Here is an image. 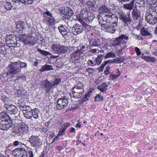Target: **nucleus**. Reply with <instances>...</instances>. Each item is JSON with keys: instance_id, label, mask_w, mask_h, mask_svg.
<instances>
[{"instance_id": "nucleus-1", "label": "nucleus", "mask_w": 157, "mask_h": 157, "mask_svg": "<svg viewBox=\"0 0 157 157\" xmlns=\"http://www.w3.org/2000/svg\"><path fill=\"white\" fill-rule=\"evenodd\" d=\"M100 13L99 14V24L111 22L116 21L117 20L116 16L112 13L105 6H103L99 9Z\"/></svg>"}, {"instance_id": "nucleus-2", "label": "nucleus", "mask_w": 157, "mask_h": 157, "mask_svg": "<svg viewBox=\"0 0 157 157\" xmlns=\"http://www.w3.org/2000/svg\"><path fill=\"white\" fill-rule=\"evenodd\" d=\"M27 63L18 60L11 63L8 66L9 72L13 75H18L21 72V69L25 67Z\"/></svg>"}, {"instance_id": "nucleus-3", "label": "nucleus", "mask_w": 157, "mask_h": 157, "mask_svg": "<svg viewBox=\"0 0 157 157\" xmlns=\"http://www.w3.org/2000/svg\"><path fill=\"white\" fill-rule=\"evenodd\" d=\"M82 83L78 82L71 90L70 95L71 97L78 98L81 97L84 94V90Z\"/></svg>"}, {"instance_id": "nucleus-4", "label": "nucleus", "mask_w": 157, "mask_h": 157, "mask_svg": "<svg viewBox=\"0 0 157 157\" xmlns=\"http://www.w3.org/2000/svg\"><path fill=\"white\" fill-rule=\"evenodd\" d=\"M51 48L55 54L59 55L67 53L71 47L57 44H54L51 45Z\"/></svg>"}, {"instance_id": "nucleus-5", "label": "nucleus", "mask_w": 157, "mask_h": 157, "mask_svg": "<svg viewBox=\"0 0 157 157\" xmlns=\"http://www.w3.org/2000/svg\"><path fill=\"white\" fill-rule=\"evenodd\" d=\"M85 54L80 51L71 53L69 58L70 60L74 63H79L84 59Z\"/></svg>"}, {"instance_id": "nucleus-6", "label": "nucleus", "mask_w": 157, "mask_h": 157, "mask_svg": "<svg viewBox=\"0 0 157 157\" xmlns=\"http://www.w3.org/2000/svg\"><path fill=\"white\" fill-rule=\"evenodd\" d=\"M110 23H102L100 25L102 30L111 33H113L116 30L115 28L117 25V22L116 21H113V25L110 24Z\"/></svg>"}, {"instance_id": "nucleus-7", "label": "nucleus", "mask_w": 157, "mask_h": 157, "mask_svg": "<svg viewBox=\"0 0 157 157\" xmlns=\"http://www.w3.org/2000/svg\"><path fill=\"white\" fill-rule=\"evenodd\" d=\"M130 11L128 12L127 14L124 12H121L119 13V18L120 20L123 21L126 25H128L130 24L131 22L132 21L131 18Z\"/></svg>"}, {"instance_id": "nucleus-8", "label": "nucleus", "mask_w": 157, "mask_h": 157, "mask_svg": "<svg viewBox=\"0 0 157 157\" xmlns=\"http://www.w3.org/2000/svg\"><path fill=\"white\" fill-rule=\"evenodd\" d=\"M80 16L82 17L83 19L89 23L92 21L93 20V17L91 16L90 13H89L86 9H83L80 12Z\"/></svg>"}, {"instance_id": "nucleus-9", "label": "nucleus", "mask_w": 157, "mask_h": 157, "mask_svg": "<svg viewBox=\"0 0 157 157\" xmlns=\"http://www.w3.org/2000/svg\"><path fill=\"white\" fill-rule=\"evenodd\" d=\"M68 102V99L65 96L58 99L57 101V108L59 110L63 109L67 106Z\"/></svg>"}, {"instance_id": "nucleus-10", "label": "nucleus", "mask_w": 157, "mask_h": 157, "mask_svg": "<svg viewBox=\"0 0 157 157\" xmlns=\"http://www.w3.org/2000/svg\"><path fill=\"white\" fill-rule=\"evenodd\" d=\"M6 43L10 48L14 47L17 43L16 36L14 35H7L6 37Z\"/></svg>"}, {"instance_id": "nucleus-11", "label": "nucleus", "mask_w": 157, "mask_h": 157, "mask_svg": "<svg viewBox=\"0 0 157 157\" xmlns=\"http://www.w3.org/2000/svg\"><path fill=\"white\" fill-rule=\"evenodd\" d=\"M29 142L31 145L34 147H37L40 146L42 142L38 136H32L29 138Z\"/></svg>"}, {"instance_id": "nucleus-12", "label": "nucleus", "mask_w": 157, "mask_h": 157, "mask_svg": "<svg viewBox=\"0 0 157 157\" xmlns=\"http://www.w3.org/2000/svg\"><path fill=\"white\" fill-rule=\"evenodd\" d=\"M13 154L16 157H27V152L23 148H18L14 149Z\"/></svg>"}, {"instance_id": "nucleus-13", "label": "nucleus", "mask_w": 157, "mask_h": 157, "mask_svg": "<svg viewBox=\"0 0 157 157\" xmlns=\"http://www.w3.org/2000/svg\"><path fill=\"white\" fill-rule=\"evenodd\" d=\"M145 16V20L147 22L150 24L154 25L157 22L156 17L149 13V11H147Z\"/></svg>"}, {"instance_id": "nucleus-14", "label": "nucleus", "mask_w": 157, "mask_h": 157, "mask_svg": "<svg viewBox=\"0 0 157 157\" xmlns=\"http://www.w3.org/2000/svg\"><path fill=\"white\" fill-rule=\"evenodd\" d=\"M28 130V126L23 123L19 125L17 129H15V132L17 133L21 134L27 133Z\"/></svg>"}, {"instance_id": "nucleus-15", "label": "nucleus", "mask_w": 157, "mask_h": 157, "mask_svg": "<svg viewBox=\"0 0 157 157\" xmlns=\"http://www.w3.org/2000/svg\"><path fill=\"white\" fill-rule=\"evenodd\" d=\"M61 13L64 15L63 16L65 20H67L71 18L73 13V11L71 9L66 7L62 9Z\"/></svg>"}, {"instance_id": "nucleus-16", "label": "nucleus", "mask_w": 157, "mask_h": 157, "mask_svg": "<svg viewBox=\"0 0 157 157\" xmlns=\"http://www.w3.org/2000/svg\"><path fill=\"white\" fill-rule=\"evenodd\" d=\"M82 26L78 24H76L72 28V33L75 35L81 33L83 31Z\"/></svg>"}, {"instance_id": "nucleus-17", "label": "nucleus", "mask_w": 157, "mask_h": 157, "mask_svg": "<svg viewBox=\"0 0 157 157\" xmlns=\"http://www.w3.org/2000/svg\"><path fill=\"white\" fill-rule=\"evenodd\" d=\"M59 31L62 34L63 37L66 40H67L70 37L71 33L67 32V29H65L62 25H60L58 27Z\"/></svg>"}, {"instance_id": "nucleus-18", "label": "nucleus", "mask_w": 157, "mask_h": 157, "mask_svg": "<svg viewBox=\"0 0 157 157\" xmlns=\"http://www.w3.org/2000/svg\"><path fill=\"white\" fill-rule=\"evenodd\" d=\"M32 110L30 106H27L22 110L24 116L26 118L31 119L32 118Z\"/></svg>"}, {"instance_id": "nucleus-19", "label": "nucleus", "mask_w": 157, "mask_h": 157, "mask_svg": "<svg viewBox=\"0 0 157 157\" xmlns=\"http://www.w3.org/2000/svg\"><path fill=\"white\" fill-rule=\"evenodd\" d=\"M4 106L6 109L11 114H15L18 112V109L17 107L13 105H8L5 104Z\"/></svg>"}, {"instance_id": "nucleus-20", "label": "nucleus", "mask_w": 157, "mask_h": 157, "mask_svg": "<svg viewBox=\"0 0 157 157\" xmlns=\"http://www.w3.org/2000/svg\"><path fill=\"white\" fill-rule=\"evenodd\" d=\"M0 124V129L3 130H7L12 126V124L10 123L8 121Z\"/></svg>"}, {"instance_id": "nucleus-21", "label": "nucleus", "mask_w": 157, "mask_h": 157, "mask_svg": "<svg viewBox=\"0 0 157 157\" xmlns=\"http://www.w3.org/2000/svg\"><path fill=\"white\" fill-rule=\"evenodd\" d=\"M132 14L133 20L134 21H136L137 20L140 18L141 13L139 10L136 9H134L132 11Z\"/></svg>"}, {"instance_id": "nucleus-22", "label": "nucleus", "mask_w": 157, "mask_h": 157, "mask_svg": "<svg viewBox=\"0 0 157 157\" xmlns=\"http://www.w3.org/2000/svg\"><path fill=\"white\" fill-rule=\"evenodd\" d=\"M8 115L4 112L0 113V124L8 121L9 119Z\"/></svg>"}, {"instance_id": "nucleus-23", "label": "nucleus", "mask_w": 157, "mask_h": 157, "mask_svg": "<svg viewBox=\"0 0 157 157\" xmlns=\"http://www.w3.org/2000/svg\"><path fill=\"white\" fill-rule=\"evenodd\" d=\"M44 19L46 24L49 25H52L54 23L55 19L53 17H48L44 16Z\"/></svg>"}, {"instance_id": "nucleus-24", "label": "nucleus", "mask_w": 157, "mask_h": 157, "mask_svg": "<svg viewBox=\"0 0 157 157\" xmlns=\"http://www.w3.org/2000/svg\"><path fill=\"white\" fill-rule=\"evenodd\" d=\"M30 37L26 36L25 35H22L20 37V40L25 44L29 45V41Z\"/></svg>"}, {"instance_id": "nucleus-25", "label": "nucleus", "mask_w": 157, "mask_h": 157, "mask_svg": "<svg viewBox=\"0 0 157 157\" xmlns=\"http://www.w3.org/2000/svg\"><path fill=\"white\" fill-rule=\"evenodd\" d=\"M53 70V68L52 65L45 64L42 66L41 68L39 70V71L41 72H42L45 71Z\"/></svg>"}, {"instance_id": "nucleus-26", "label": "nucleus", "mask_w": 157, "mask_h": 157, "mask_svg": "<svg viewBox=\"0 0 157 157\" xmlns=\"http://www.w3.org/2000/svg\"><path fill=\"white\" fill-rule=\"evenodd\" d=\"M25 23L22 21L18 22L16 25V27L18 31L22 32L25 28Z\"/></svg>"}, {"instance_id": "nucleus-27", "label": "nucleus", "mask_w": 157, "mask_h": 157, "mask_svg": "<svg viewBox=\"0 0 157 157\" xmlns=\"http://www.w3.org/2000/svg\"><path fill=\"white\" fill-rule=\"evenodd\" d=\"M140 33L143 36H147L151 35L148 30V29L144 27L142 28L140 31Z\"/></svg>"}, {"instance_id": "nucleus-28", "label": "nucleus", "mask_w": 157, "mask_h": 157, "mask_svg": "<svg viewBox=\"0 0 157 157\" xmlns=\"http://www.w3.org/2000/svg\"><path fill=\"white\" fill-rule=\"evenodd\" d=\"M40 112L37 108L33 109L32 112V116L35 119H36L39 118V115Z\"/></svg>"}, {"instance_id": "nucleus-29", "label": "nucleus", "mask_w": 157, "mask_h": 157, "mask_svg": "<svg viewBox=\"0 0 157 157\" xmlns=\"http://www.w3.org/2000/svg\"><path fill=\"white\" fill-rule=\"evenodd\" d=\"M135 0H133L128 4H124L123 8L125 9L131 10L132 9L134 6Z\"/></svg>"}, {"instance_id": "nucleus-30", "label": "nucleus", "mask_w": 157, "mask_h": 157, "mask_svg": "<svg viewBox=\"0 0 157 157\" xmlns=\"http://www.w3.org/2000/svg\"><path fill=\"white\" fill-rule=\"evenodd\" d=\"M52 84L49 82H46L44 84V87L46 89V92L48 93L52 87Z\"/></svg>"}, {"instance_id": "nucleus-31", "label": "nucleus", "mask_w": 157, "mask_h": 157, "mask_svg": "<svg viewBox=\"0 0 157 157\" xmlns=\"http://www.w3.org/2000/svg\"><path fill=\"white\" fill-rule=\"evenodd\" d=\"M141 58L147 62H154L156 61V59L154 57L148 56H142Z\"/></svg>"}, {"instance_id": "nucleus-32", "label": "nucleus", "mask_w": 157, "mask_h": 157, "mask_svg": "<svg viewBox=\"0 0 157 157\" xmlns=\"http://www.w3.org/2000/svg\"><path fill=\"white\" fill-rule=\"evenodd\" d=\"M107 85L103 82L99 86V90H100L101 92H105L107 90Z\"/></svg>"}, {"instance_id": "nucleus-33", "label": "nucleus", "mask_w": 157, "mask_h": 157, "mask_svg": "<svg viewBox=\"0 0 157 157\" xmlns=\"http://www.w3.org/2000/svg\"><path fill=\"white\" fill-rule=\"evenodd\" d=\"M0 53L2 54H4L7 53L6 46L1 43H0Z\"/></svg>"}, {"instance_id": "nucleus-34", "label": "nucleus", "mask_w": 157, "mask_h": 157, "mask_svg": "<svg viewBox=\"0 0 157 157\" xmlns=\"http://www.w3.org/2000/svg\"><path fill=\"white\" fill-rule=\"evenodd\" d=\"M122 37L121 35L117 38L114 42V46H118L120 45L121 41L123 40Z\"/></svg>"}, {"instance_id": "nucleus-35", "label": "nucleus", "mask_w": 157, "mask_h": 157, "mask_svg": "<svg viewBox=\"0 0 157 157\" xmlns=\"http://www.w3.org/2000/svg\"><path fill=\"white\" fill-rule=\"evenodd\" d=\"M17 104L18 106L22 110L25 109V107H26L28 106L25 105L24 102L21 101H18Z\"/></svg>"}, {"instance_id": "nucleus-36", "label": "nucleus", "mask_w": 157, "mask_h": 157, "mask_svg": "<svg viewBox=\"0 0 157 157\" xmlns=\"http://www.w3.org/2000/svg\"><path fill=\"white\" fill-rule=\"evenodd\" d=\"M3 5L5 8L7 10H11L12 6L11 2H5Z\"/></svg>"}, {"instance_id": "nucleus-37", "label": "nucleus", "mask_w": 157, "mask_h": 157, "mask_svg": "<svg viewBox=\"0 0 157 157\" xmlns=\"http://www.w3.org/2000/svg\"><path fill=\"white\" fill-rule=\"evenodd\" d=\"M93 91L89 90L88 91L87 93H86L84 95L83 98L84 101H86L89 99L90 96L91 95V93Z\"/></svg>"}, {"instance_id": "nucleus-38", "label": "nucleus", "mask_w": 157, "mask_h": 157, "mask_svg": "<svg viewBox=\"0 0 157 157\" xmlns=\"http://www.w3.org/2000/svg\"><path fill=\"white\" fill-rule=\"evenodd\" d=\"M61 80L60 78H56L55 80L52 82L51 83L53 86H55L58 84Z\"/></svg>"}, {"instance_id": "nucleus-39", "label": "nucleus", "mask_w": 157, "mask_h": 157, "mask_svg": "<svg viewBox=\"0 0 157 157\" xmlns=\"http://www.w3.org/2000/svg\"><path fill=\"white\" fill-rule=\"evenodd\" d=\"M37 51L39 52H40V53L42 54L43 55H44L45 56L48 55H51V54L48 52L43 50L40 49H38Z\"/></svg>"}, {"instance_id": "nucleus-40", "label": "nucleus", "mask_w": 157, "mask_h": 157, "mask_svg": "<svg viewBox=\"0 0 157 157\" xmlns=\"http://www.w3.org/2000/svg\"><path fill=\"white\" fill-rule=\"evenodd\" d=\"M116 56L115 54L111 52H109L107 53L105 56V58H114Z\"/></svg>"}, {"instance_id": "nucleus-41", "label": "nucleus", "mask_w": 157, "mask_h": 157, "mask_svg": "<svg viewBox=\"0 0 157 157\" xmlns=\"http://www.w3.org/2000/svg\"><path fill=\"white\" fill-rule=\"evenodd\" d=\"M66 128L62 125L61 128L60 129L59 133H58L60 136H62L64 135L65 133V131Z\"/></svg>"}, {"instance_id": "nucleus-42", "label": "nucleus", "mask_w": 157, "mask_h": 157, "mask_svg": "<svg viewBox=\"0 0 157 157\" xmlns=\"http://www.w3.org/2000/svg\"><path fill=\"white\" fill-rule=\"evenodd\" d=\"M117 71H118V74L112 75H110V77L112 79H113L117 78L121 74V72L120 71L119 69H117Z\"/></svg>"}, {"instance_id": "nucleus-43", "label": "nucleus", "mask_w": 157, "mask_h": 157, "mask_svg": "<svg viewBox=\"0 0 157 157\" xmlns=\"http://www.w3.org/2000/svg\"><path fill=\"white\" fill-rule=\"evenodd\" d=\"M36 43V41L34 39H32L30 38V39L29 41V45L33 46Z\"/></svg>"}, {"instance_id": "nucleus-44", "label": "nucleus", "mask_w": 157, "mask_h": 157, "mask_svg": "<svg viewBox=\"0 0 157 157\" xmlns=\"http://www.w3.org/2000/svg\"><path fill=\"white\" fill-rule=\"evenodd\" d=\"M107 64L106 63H102V64H101L100 67V68H99V72H101L102 71H103V69L104 68V66L106 65V64Z\"/></svg>"}, {"instance_id": "nucleus-45", "label": "nucleus", "mask_w": 157, "mask_h": 157, "mask_svg": "<svg viewBox=\"0 0 157 157\" xmlns=\"http://www.w3.org/2000/svg\"><path fill=\"white\" fill-rule=\"evenodd\" d=\"M135 50L137 56H139L141 54V52L140 50L138 47H136L135 48Z\"/></svg>"}, {"instance_id": "nucleus-46", "label": "nucleus", "mask_w": 157, "mask_h": 157, "mask_svg": "<svg viewBox=\"0 0 157 157\" xmlns=\"http://www.w3.org/2000/svg\"><path fill=\"white\" fill-rule=\"evenodd\" d=\"M119 61V60L118 59H113L112 60V61H107V63H109L110 62V63H116L117 62L118 63Z\"/></svg>"}, {"instance_id": "nucleus-47", "label": "nucleus", "mask_w": 157, "mask_h": 157, "mask_svg": "<svg viewBox=\"0 0 157 157\" xmlns=\"http://www.w3.org/2000/svg\"><path fill=\"white\" fill-rule=\"evenodd\" d=\"M109 69H110V67L109 66H107V67L106 70H105V71H104L105 74L106 75H108V74H109Z\"/></svg>"}, {"instance_id": "nucleus-48", "label": "nucleus", "mask_w": 157, "mask_h": 157, "mask_svg": "<svg viewBox=\"0 0 157 157\" xmlns=\"http://www.w3.org/2000/svg\"><path fill=\"white\" fill-rule=\"evenodd\" d=\"M44 14H46L47 15L49 16V17H52V14L49 11H47L46 12L44 13Z\"/></svg>"}, {"instance_id": "nucleus-49", "label": "nucleus", "mask_w": 157, "mask_h": 157, "mask_svg": "<svg viewBox=\"0 0 157 157\" xmlns=\"http://www.w3.org/2000/svg\"><path fill=\"white\" fill-rule=\"evenodd\" d=\"M26 1L25 4H31L33 2V0H26Z\"/></svg>"}, {"instance_id": "nucleus-50", "label": "nucleus", "mask_w": 157, "mask_h": 157, "mask_svg": "<svg viewBox=\"0 0 157 157\" xmlns=\"http://www.w3.org/2000/svg\"><path fill=\"white\" fill-rule=\"evenodd\" d=\"M93 45L95 46H98V41L97 40H94L93 42Z\"/></svg>"}, {"instance_id": "nucleus-51", "label": "nucleus", "mask_w": 157, "mask_h": 157, "mask_svg": "<svg viewBox=\"0 0 157 157\" xmlns=\"http://www.w3.org/2000/svg\"><path fill=\"white\" fill-rule=\"evenodd\" d=\"M59 136H60V135L58 134V135L53 139L52 143H54L56 141H57L58 140V139L59 138Z\"/></svg>"}, {"instance_id": "nucleus-52", "label": "nucleus", "mask_w": 157, "mask_h": 157, "mask_svg": "<svg viewBox=\"0 0 157 157\" xmlns=\"http://www.w3.org/2000/svg\"><path fill=\"white\" fill-rule=\"evenodd\" d=\"M29 157H33V153L32 151L30 150L28 151Z\"/></svg>"}, {"instance_id": "nucleus-53", "label": "nucleus", "mask_w": 157, "mask_h": 157, "mask_svg": "<svg viewBox=\"0 0 157 157\" xmlns=\"http://www.w3.org/2000/svg\"><path fill=\"white\" fill-rule=\"evenodd\" d=\"M121 36L122 37L123 40H127L128 38V37L127 36H126L125 35H121Z\"/></svg>"}, {"instance_id": "nucleus-54", "label": "nucleus", "mask_w": 157, "mask_h": 157, "mask_svg": "<svg viewBox=\"0 0 157 157\" xmlns=\"http://www.w3.org/2000/svg\"><path fill=\"white\" fill-rule=\"evenodd\" d=\"M70 125V124L69 123H64L62 125V126H63L64 127H65V128L66 129V128L68 127L69 125Z\"/></svg>"}, {"instance_id": "nucleus-55", "label": "nucleus", "mask_w": 157, "mask_h": 157, "mask_svg": "<svg viewBox=\"0 0 157 157\" xmlns=\"http://www.w3.org/2000/svg\"><path fill=\"white\" fill-rule=\"evenodd\" d=\"M26 1V0H17L16 1V2H21L22 3L25 4Z\"/></svg>"}, {"instance_id": "nucleus-56", "label": "nucleus", "mask_w": 157, "mask_h": 157, "mask_svg": "<svg viewBox=\"0 0 157 157\" xmlns=\"http://www.w3.org/2000/svg\"><path fill=\"white\" fill-rule=\"evenodd\" d=\"M79 15V17H80V18H78V17H77V18L78 19V21H79L81 23H82V24L83 25V21L82 20L83 19L82 18V17H80V14Z\"/></svg>"}, {"instance_id": "nucleus-57", "label": "nucleus", "mask_w": 157, "mask_h": 157, "mask_svg": "<svg viewBox=\"0 0 157 157\" xmlns=\"http://www.w3.org/2000/svg\"><path fill=\"white\" fill-rule=\"evenodd\" d=\"M139 4L141 5V6H143V5L144 4V1L143 0H140L138 2Z\"/></svg>"}, {"instance_id": "nucleus-58", "label": "nucleus", "mask_w": 157, "mask_h": 157, "mask_svg": "<svg viewBox=\"0 0 157 157\" xmlns=\"http://www.w3.org/2000/svg\"><path fill=\"white\" fill-rule=\"evenodd\" d=\"M48 130L47 128H44L42 129V131L44 132H46Z\"/></svg>"}, {"instance_id": "nucleus-59", "label": "nucleus", "mask_w": 157, "mask_h": 157, "mask_svg": "<svg viewBox=\"0 0 157 157\" xmlns=\"http://www.w3.org/2000/svg\"><path fill=\"white\" fill-rule=\"evenodd\" d=\"M19 142L18 141H15L13 143V145L17 146L19 144Z\"/></svg>"}, {"instance_id": "nucleus-60", "label": "nucleus", "mask_w": 157, "mask_h": 157, "mask_svg": "<svg viewBox=\"0 0 157 157\" xmlns=\"http://www.w3.org/2000/svg\"><path fill=\"white\" fill-rule=\"evenodd\" d=\"M78 123L76 124V127H78L80 128L81 127V125L79 122V121H78Z\"/></svg>"}, {"instance_id": "nucleus-61", "label": "nucleus", "mask_w": 157, "mask_h": 157, "mask_svg": "<svg viewBox=\"0 0 157 157\" xmlns=\"http://www.w3.org/2000/svg\"><path fill=\"white\" fill-rule=\"evenodd\" d=\"M75 129L73 128H71L70 132L71 133V132H75Z\"/></svg>"}, {"instance_id": "nucleus-62", "label": "nucleus", "mask_w": 157, "mask_h": 157, "mask_svg": "<svg viewBox=\"0 0 157 157\" xmlns=\"http://www.w3.org/2000/svg\"><path fill=\"white\" fill-rule=\"evenodd\" d=\"M50 122L48 121V122H46L45 124V126H46V128H47L48 127V126L50 124Z\"/></svg>"}, {"instance_id": "nucleus-63", "label": "nucleus", "mask_w": 157, "mask_h": 157, "mask_svg": "<svg viewBox=\"0 0 157 157\" xmlns=\"http://www.w3.org/2000/svg\"><path fill=\"white\" fill-rule=\"evenodd\" d=\"M103 100V98L101 95L99 94V101H102Z\"/></svg>"}, {"instance_id": "nucleus-64", "label": "nucleus", "mask_w": 157, "mask_h": 157, "mask_svg": "<svg viewBox=\"0 0 157 157\" xmlns=\"http://www.w3.org/2000/svg\"><path fill=\"white\" fill-rule=\"evenodd\" d=\"M119 2H127L129 1L130 0H118Z\"/></svg>"}]
</instances>
